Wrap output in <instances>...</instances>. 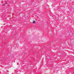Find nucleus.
I'll return each instance as SVG.
<instances>
[{
	"label": "nucleus",
	"instance_id": "nucleus-1",
	"mask_svg": "<svg viewBox=\"0 0 74 74\" xmlns=\"http://www.w3.org/2000/svg\"><path fill=\"white\" fill-rule=\"evenodd\" d=\"M33 23H36V21H33Z\"/></svg>",
	"mask_w": 74,
	"mask_h": 74
}]
</instances>
